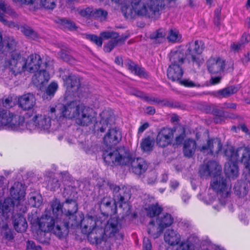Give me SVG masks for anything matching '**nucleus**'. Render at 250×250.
<instances>
[{
	"mask_svg": "<svg viewBox=\"0 0 250 250\" xmlns=\"http://www.w3.org/2000/svg\"><path fill=\"white\" fill-rule=\"evenodd\" d=\"M51 208L54 215L60 218L55 230L59 238L66 235L69 228L79 225L80 221L75 215L78 211V205L75 200L68 198L62 205L59 200L55 199L52 202Z\"/></svg>",
	"mask_w": 250,
	"mask_h": 250,
	"instance_id": "obj_1",
	"label": "nucleus"
},
{
	"mask_svg": "<svg viewBox=\"0 0 250 250\" xmlns=\"http://www.w3.org/2000/svg\"><path fill=\"white\" fill-rule=\"evenodd\" d=\"M122 139L120 131L116 128L109 129L104 138V143L109 148L104 151L103 158L107 165H125L130 161L128 156H124L121 149H114L111 146L117 145Z\"/></svg>",
	"mask_w": 250,
	"mask_h": 250,
	"instance_id": "obj_2",
	"label": "nucleus"
},
{
	"mask_svg": "<svg viewBox=\"0 0 250 250\" xmlns=\"http://www.w3.org/2000/svg\"><path fill=\"white\" fill-rule=\"evenodd\" d=\"M81 222L82 232L88 235V239L96 244L101 243L102 238L96 235L97 234H102L103 228L105 222L103 217H94L87 215L82 220L78 219Z\"/></svg>",
	"mask_w": 250,
	"mask_h": 250,
	"instance_id": "obj_3",
	"label": "nucleus"
},
{
	"mask_svg": "<svg viewBox=\"0 0 250 250\" xmlns=\"http://www.w3.org/2000/svg\"><path fill=\"white\" fill-rule=\"evenodd\" d=\"M170 1L171 0H149L146 5L142 2L141 0H133L131 2V7H126L125 14L132 15L134 13L138 15L151 16Z\"/></svg>",
	"mask_w": 250,
	"mask_h": 250,
	"instance_id": "obj_4",
	"label": "nucleus"
},
{
	"mask_svg": "<svg viewBox=\"0 0 250 250\" xmlns=\"http://www.w3.org/2000/svg\"><path fill=\"white\" fill-rule=\"evenodd\" d=\"M225 156L230 158L233 161L239 160L244 166V172L246 176H250V149L240 147L234 150L231 146H228L224 152Z\"/></svg>",
	"mask_w": 250,
	"mask_h": 250,
	"instance_id": "obj_5",
	"label": "nucleus"
},
{
	"mask_svg": "<svg viewBox=\"0 0 250 250\" xmlns=\"http://www.w3.org/2000/svg\"><path fill=\"white\" fill-rule=\"evenodd\" d=\"M81 104L76 101L71 102L66 104H59L55 107H50L49 113L52 118L65 117L75 120Z\"/></svg>",
	"mask_w": 250,
	"mask_h": 250,
	"instance_id": "obj_6",
	"label": "nucleus"
},
{
	"mask_svg": "<svg viewBox=\"0 0 250 250\" xmlns=\"http://www.w3.org/2000/svg\"><path fill=\"white\" fill-rule=\"evenodd\" d=\"M0 126L14 130L23 129L24 117L9 111L2 110L0 111Z\"/></svg>",
	"mask_w": 250,
	"mask_h": 250,
	"instance_id": "obj_7",
	"label": "nucleus"
},
{
	"mask_svg": "<svg viewBox=\"0 0 250 250\" xmlns=\"http://www.w3.org/2000/svg\"><path fill=\"white\" fill-rule=\"evenodd\" d=\"M56 217L55 221L53 217L45 214L42 215L38 221V225L41 231L40 234H38V239L42 243H46L48 242V239L45 237V232L52 231L53 233L58 237V236L56 234L55 230L58 221L60 220L58 216L54 215Z\"/></svg>",
	"mask_w": 250,
	"mask_h": 250,
	"instance_id": "obj_8",
	"label": "nucleus"
},
{
	"mask_svg": "<svg viewBox=\"0 0 250 250\" xmlns=\"http://www.w3.org/2000/svg\"><path fill=\"white\" fill-rule=\"evenodd\" d=\"M75 121L79 125L88 126L96 122L97 113L92 108L81 104Z\"/></svg>",
	"mask_w": 250,
	"mask_h": 250,
	"instance_id": "obj_9",
	"label": "nucleus"
},
{
	"mask_svg": "<svg viewBox=\"0 0 250 250\" xmlns=\"http://www.w3.org/2000/svg\"><path fill=\"white\" fill-rule=\"evenodd\" d=\"M48 114L50 116L41 114L35 115L32 118L31 122L26 123V128L30 131L37 128L40 131L48 132L51 125V119H55L52 118L49 110Z\"/></svg>",
	"mask_w": 250,
	"mask_h": 250,
	"instance_id": "obj_10",
	"label": "nucleus"
},
{
	"mask_svg": "<svg viewBox=\"0 0 250 250\" xmlns=\"http://www.w3.org/2000/svg\"><path fill=\"white\" fill-rule=\"evenodd\" d=\"M102 217L105 224L103 226L102 234L98 235V237L102 238L101 242L104 241V236L109 238L115 237L116 239H122L123 234L119 231L121 226L118 219L113 217L106 221L105 218L104 217Z\"/></svg>",
	"mask_w": 250,
	"mask_h": 250,
	"instance_id": "obj_11",
	"label": "nucleus"
},
{
	"mask_svg": "<svg viewBox=\"0 0 250 250\" xmlns=\"http://www.w3.org/2000/svg\"><path fill=\"white\" fill-rule=\"evenodd\" d=\"M24 58L19 51L6 54L5 60V67L8 68L14 75L24 71Z\"/></svg>",
	"mask_w": 250,
	"mask_h": 250,
	"instance_id": "obj_12",
	"label": "nucleus"
},
{
	"mask_svg": "<svg viewBox=\"0 0 250 250\" xmlns=\"http://www.w3.org/2000/svg\"><path fill=\"white\" fill-rule=\"evenodd\" d=\"M186 57L184 49L179 46L178 49L173 52V81L179 80L183 75V71L181 65L184 63Z\"/></svg>",
	"mask_w": 250,
	"mask_h": 250,
	"instance_id": "obj_13",
	"label": "nucleus"
},
{
	"mask_svg": "<svg viewBox=\"0 0 250 250\" xmlns=\"http://www.w3.org/2000/svg\"><path fill=\"white\" fill-rule=\"evenodd\" d=\"M110 188L112 190L115 202L119 204V207L122 206V204L125 203L131 197L130 190L125 187L121 188L115 185H109Z\"/></svg>",
	"mask_w": 250,
	"mask_h": 250,
	"instance_id": "obj_14",
	"label": "nucleus"
},
{
	"mask_svg": "<svg viewBox=\"0 0 250 250\" xmlns=\"http://www.w3.org/2000/svg\"><path fill=\"white\" fill-rule=\"evenodd\" d=\"M64 83L66 89V93L68 95L79 96L78 93L81 91V86L80 78L74 75H70L65 78H63Z\"/></svg>",
	"mask_w": 250,
	"mask_h": 250,
	"instance_id": "obj_15",
	"label": "nucleus"
},
{
	"mask_svg": "<svg viewBox=\"0 0 250 250\" xmlns=\"http://www.w3.org/2000/svg\"><path fill=\"white\" fill-rule=\"evenodd\" d=\"M203 43L201 41H195L189 43L188 56H190L193 63L199 65L203 62V59L200 54L203 50Z\"/></svg>",
	"mask_w": 250,
	"mask_h": 250,
	"instance_id": "obj_16",
	"label": "nucleus"
},
{
	"mask_svg": "<svg viewBox=\"0 0 250 250\" xmlns=\"http://www.w3.org/2000/svg\"><path fill=\"white\" fill-rule=\"evenodd\" d=\"M221 167L215 161H209L201 166L199 173L201 177H216L220 175Z\"/></svg>",
	"mask_w": 250,
	"mask_h": 250,
	"instance_id": "obj_17",
	"label": "nucleus"
},
{
	"mask_svg": "<svg viewBox=\"0 0 250 250\" xmlns=\"http://www.w3.org/2000/svg\"><path fill=\"white\" fill-rule=\"evenodd\" d=\"M42 63V58L39 54H32L27 59H24V71L35 73L39 70Z\"/></svg>",
	"mask_w": 250,
	"mask_h": 250,
	"instance_id": "obj_18",
	"label": "nucleus"
},
{
	"mask_svg": "<svg viewBox=\"0 0 250 250\" xmlns=\"http://www.w3.org/2000/svg\"><path fill=\"white\" fill-rule=\"evenodd\" d=\"M207 66L208 71L211 75H220L224 70L225 62L219 57H212L208 60Z\"/></svg>",
	"mask_w": 250,
	"mask_h": 250,
	"instance_id": "obj_19",
	"label": "nucleus"
},
{
	"mask_svg": "<svg viewBox=\"0 0 250 250\" xmlns=\"http://www.w3.org/2000/svg\"><path fill=\"white\" fill-rule=\"evenodd\" d=\"M132 94L141 98L149 104L161 106H171L170 102L166 99H161L158 97L149 96L140 91L135 90L132 92Z\"/></svg>",
	"mask_w": 250,
	"mask_h": 250,
	"instance_id": "obj_20",
	"label": "nucleus"
},
{
	"mask_svg": "<svg viewBox=\"0 0 250 250\" xmlns=\"http://www.w3.org/2000/svg\"><path fill=\"white\" fill-rule=\"evenodd\" d=\"M156 141L157 145L161 147H165L170 145L172 142V129H162L157 134Z\"/></svg>",
	"mask_w": 250,
	"mask_h": 250,
	"instance_id": "obj_21",
	"label": "nucleus"
},
{
	"mask_svg": "<svg viewBox=\"0 0 250 250\" xmlns=\"http://www.w3.org/2000/svg\"><path fill=\"white\" fill-rule=\"evenodd\" d=\"M17 205V202H14L10 198H6L2 205L0 202V207L1 206L2 208L1 209L0 208V211L1 212L0 214L2 216L5 220H6L13 215L15 208H18L19 206L16 207Z\"/></svg>",
	"mask_w": 250,
	"mask_h": 250,
	"instance_id": "obj_22",
	"label": "nucleus"
},
{
	"mask_svg": "<svg viewBox=\"0 0 250 250\" xmlns=\"http://www.w3.org/2000/svg\"><path fill=\"white\" fill-rule=\"evenodd\" d=\"M221 147V141L218 138H215L208 140L207 144L200 147L199 149L201 151L207 154H217L220 151Z\"/></svg>",
	"mask_w": 250,
	"mask_h": 250,
	"instance_id": "obj_23",
	"label": "nucleus"
},
{
	"mask_svg": "<svg viewBox=\"0 0 250 250\" xmlns=\"http://www.w3.org/2000/svg\"><path fill=\"white\" fill-rule=\"evenodd\" d=\"M10 195L12 198L17 202L16 207L20 206V202L23 199L25 192L22 184L20 182H15L10 188Z\"/></svg>",
	"mask_w": 250,
	"mask_h": 250,
	"instance_id": "obj_24",
	"label": "nucleus"
},
{
	"mask_svg": "<svg viewBox=\"0 0 250 250\" xmlns=\"http://www.w3.org/2000/svg\"><path fill=\"white\" fill-rule=\"evenodd\" d=\"M147 168V164L142 158H134L131 161V169L136 174L140 175L143 173Z\"/></svg>",
	"mask_w": 250,
	"mask_h": 250,
	"instance_id": "obj_25",
	"label": "nucleus"
},
{
	"mask_svg": "<svg viewBox=\"0 0 250 250\" xmlns=\"http://www.w3.org/2000/svg\"><path fill=\"white\" fill-rule=\"evenodd\" d=\"M18 104L23 110H29L35 105L36 99L33 94L27 93L21 96L19 98Z\"/></svg>",
	"mask_w": 250,
	"mask_h": 250,
	"instance_id": "obj_26",
	"label": "nucleus"
},
{
	"mask_svg": "<svg viewBox=\"0 0 250 250\" xmlns=\"http://www.w3.org/2000/svg\"><path fill=\"white\" fill-rule=\"evenodd\" d=\"M225 157L228 160V162L225 166V172L229 178L234 179L238 176L239 173L237 161H233L230 158Z\"/></svg>",
	"mask_w": 250,
	"mask_h": 250,
	"instance_id": "obj_27",
	"label": "nucleus"
},
{
	"mask_svg": "<svg viewBox=\"0 0 250 250\" xmlns=\"http://www.w3.org/2000/svg\"><path fill=\"white\" fill-rule=\"evenodd\" d=\"M107 112H103L101 114V120L100 122H97V121L94 124V130L95 131H100L101 132H104L105 129L109 127L110 125V121H111L112 117L108 116Z\"/></svg>",
	"mask_w": 250,
	"mask_h": 250,
	"instance_id": "obj_28",
	"label": "nucleus"
},
{
	"mask_svg": "<svg viewBox=\"0 0 250 250\" xmlns=\"http://www.w3.org/2000/svg\"><path fill=\"white\" fill-rule=\"evenodd\" d=\"M197 149V144L193 139H188L183 143V152L184 155L188 158L192 157Z\"/></svg>",
	"mask_w": 250,
	"mask_h": 250,
	"instance_id": "obj_29",
	"label": "nucleus"
},
{
	"mask_svg": "<svg viewBox=\"0 0 250 250\" xmlns=\"http://www.w3.org/2000/svg\"><path fill=\"white\" fill-rule=\"evenodd\" d=\"M13 225L15 230L18 232H24L27 228L26 219L21 214L13 216Z\"/></svg>",
	"mask_w": 250,
	"mask_h": 250,
	"instance_id": "obj_30",
	"label": "nucleus"
},
{
	"mask_svg": "<svg viewBox=\"0 0 250 250\" xmlns=\"http://www.w3.org/2000/svg\"><path fill=\"white\" fill-rule=\"evenodd\" d=\"M49 79L48 73L43 69L36 72L32 77V82L35 85L38 86L43 84L44 83L47 82Z\"/></svg>",
	"mask_w": 250,
	"mask_h": 250,
	"instance_id": "obj_31",
	"label": "nucleus"
},
{
	"mask_svg": "<svg viewBox=\"0 0 250 250\" xmlns=\"http://www.w3.org/2000/svg\"><path fill=\"white\" fill-rule=\"evenodd\" d=\"M210 186L216 192H223L227 189L226 180L220 175L213 178Z\"/></svg>",
	"mask_w": 250,
	"mask_h": 250,
	"instance_id": "obj_32",
	"label": "nucleus"
},
{
	"mask_svg": "<svg viewBox=\"0 0 250 250\" xmlns=\"http://www.w3.org/2000/svg\"><path fill=\"white\" fill-rule=\"evenodd\" d=\"M125 65L127 68L132 73L140 77H146L148 76L147 73L143 68L140 67L130 60L127 61Z\"/></svg>",
	"mask_w": 250,
	"mask_h": 250,
	"instance_id": "obj_33",
	"label": "nucleus"
},
{
	"mask_svg": "<svg viewBox=\"0 0 250 250\" xmlns=\"http://www.w3.org/2000/svg\"><path fill=\"white\" fill-rule=\"evenodd\" d=\"M74 0H68L67 1V6L70 8L71 10H73L75 14H78L83 17L88 18L92 17L93 9L92 7H86L84 9H75L73 5H71L72 2Z\"/></svg>",
	"mask_w": 250,
	"mask_h": 250,
	"instance_id": "obj_34",
	"label": "nucleus"
},
{
	"mask_svg": "<svg viewBox=\"0 0 250 250\" xmlns=\"http://www.w3.org/2000/svg\"><path fill=\"white\" fill-rule=\"evenodd\" d=\"M157 223L159 226V230L158 232H161L163 229L170 227L172 224V218L170 214H163L157 220Z\"/></svg>",
	"mask_w": 250,
	"mask_h": 250,
	"instance_id": "obj_35",
	"label": "nucleus"
},
{
	"mask_svg": "<svg viewBox=\"0 0 250 250\" xmlns=\"http://www.w3.org/2000/svg\"><path fill=\"white\" fill-rule=\"evenodd\" d=\"M3 47H4L6 54H9L11 52L19 51L16 50L17 43L13 37H7L4 39L2 42Z\"/></svg>",
	"mask_w": 250,
	"mask_h": 250,
	"instance_id": "obj_36",
	"label": "nucleus"
},
{
	"mask_svg": "<svg viewBox=\"0 0 250 250\" xmlns=\"http://www.w3.org/2000/svg\"><path fill=\"white\" fill-rule=\"evenodd\" d=\"M50 176L45 178L46 188L50 190H56L60 187V183L58 180L54 177V174L51 173Z\"/></svg>",
	"mask_w": 250,
	"mask_h": 250,
	"instance_id": "obj_37",
	"label": "nucleus"
},
{
	"mask_svg": "<svg viewBox=\"0 0 250 250\" xmlns=\"http://www.w3.org/2000/svg\"><path fill=\"white\" fill-rule=\"evenodd\" d=\"M58 88V83L52 82L46 88L45 92L43 94L42 97L43 99H50L54 95Z\"/></svg>",
	"mask_w": 250,
	"mask_h": 250,
	"instance_id": "obj_38",
	"label": "nucleus"
},
{
	"mask_svg": "<svg viewBox=\"0 0 250 250\" xmlns=\"http://www.w3.org/2000/svg\"><path fill=\"white\" fill-rule=\"evenodd\" d=\"M29 204L33 207H39L42 203V196L38 193H32L28 199Z\"/></svg>",
	"mask_w": 250,
	"mask_h": 250,
	"instance_id": "obj_39",
	"label": "nucleus"
},
{
	"mask_svg": "<svg viewBox=\"0 0 250 250\" xmlns=\"http://www.w3.org/2000/svg\"><path fill=\"white\" fill-rule=\"evenodd\" d=\"M237 91V89L235 87L231 86L218 90L217 96L220 98L227 97L236 93Z\"/></svg>",
	"mask_w": 250,
	"mask_h": 250,
	"instance_id": "obj_40",
	"label": "nucleus"
},
{
	"mask_svg": "<svg viewBox=\"0 0 250 250\" xmlns=\"http://www.w3.org/2000/svg\"><path fill=\"white\" fill-rule=\"evenodd\" d=\"M147 215L150 217H153L159 215L162 211V208L157 204H153L146 208Z\"/></svg>",
	"mask_w": 250,
	"mask_h": 250,
	"instance_id": "obj_41",
	"label": "nucleus"
},
{
	"mask_svg": "<svg viewBox=\"0 0 250 250\" xmlns=\"http://www.w3.org/2000/svg\"><path fill=\"white\" fill-rule=\"evenodd\" d=\"M125 40L121 37L111 39L104 46V51L106 52H110L119 42L124 41Z\"/></svg>",
	"mask_w": 250,
	"mask_h": 250,
	"instance_id": "obj_42",
	"label": "nucleus"
},
{
	"mask_svg": "<svg viewBox=\"0 0 250 250\" xmlns=\"http://www.w3.org/2000/svg\"><path fill=\"white\" fill-rule=\"evenodd\" d=\"M107 16V12L106 11L99 8L93 9L92 17L100 20V21H104L106 20Z\"/></svg>",
	"mask_w": 250,
	"mask_h": 250,
	"instance_id": "obj_43",
	"label": "nucleus"
},
{
	"mask_svg": "<svg viewBox=\"0 0 250 250\" xmlns=\"http://www.w3.org/2000/svg\"><path fill=\"white\" fill-rule=\"evenodd\" d=\"M166 35V34L165 30L161 28L151 33L150 35V38L155 40L158 41V42H161L165 40Z\"/></svg>",
	"mask_w": 250,
	"mask_h": 250,
	"instance_id": "obj_44",
	"label": "nucleus"
},
{
	"mask_svg": "<svg viewBox=\"0 0 250 250\" xmlns=\"http://www.w3.org/2000/svg\"><path fill=\"white\" fill-rule=\"evenodd\" d=\"M154 145V142L150 138L147 137L143 140L141 146L144 151L152 150Z\"/></svg>",
	"mask_w": 250,
	"mask_h": 250,
	"instance_id": "obj_45",
	"label": "nucleus"
},
{
	"mask_svg": "<svg viewBox=\"0 0 250 250\" xmlns=\"http://www.w3.org/2000/svg\"><path fill=\"white\" fill-rule=\"evenodd\" d=\"M21 31L27 37L33 39H35L38 37L36 32H35L30 27L27 25L22 26L21 28Z\"/></svg>",
	"mask_w": 250,
	"mask_h": 250,
	"instance_id": "obj_46",
	"label": "nucleus"
},
{
	"mask_svg": "<svg viewBox=\"0 0 250 250\" xmlns=\"http://www.w3.org/2000/svg\"><path fill=\"white\" fill-rule=\"evenodd\" d=\"M172 229H168L164 233V241L169 247L165 248V250H172Z\"/></svg>",
	"mask_w": 250,
	"mask_h": 250,
	"instance_id": "obj_47",
	"label": "nucleus"
},
{
	"mask_svg": "<svg viewBox=\"0 0 250 250\" xmlns=\"http://www.w3.org/2000/svg\"><path fill=\"white\" fill-rule=\"evenodd\" d=\"M81 146L87 154H91L96 149V146L92 145L91 142L88 141L85 142L84 144L82 143Z\"/></svg>",
	"mask_w": 250,
	"mask_h": 250,
	"instance_id": "obj_48",
	"label": "nucleus"
},
{
	"mask_svg": "<svg viewBox=\"0 0 250 250\" xmlns=\"http://www.w3.org/2000/svg\"><path fill=\"white\" fill-rule=\"evenodd\" d=\"M100 37L102 39H114L119 37L118 34L114 31H105L100 33Z\"/></svg>",
	"mask_w": 250,
	"mask_h": 250,
	"instance_id": "obj_49",
	"label": "nucleus"
},
{
	"mask_svg": "<svg viewBox=\"0 0 250 250\" xmlns=\"http://www.w3.org/2000/svg\"><path fill=\"white\" fill-rule=\"evenodd\" d=\"M42 6L47 9H53L56 6L57 0H40Z\"/></svg>",
	"mask_w": 250,
	"mask_h": 250,
	"instance_id": "obj_50",
	"label": "nucleus"
},
{
	"mask_svg": "<svg viewBox=\"0 0 250 250\" xmlns=\"http://www.w3.org/2000/svg\"><path fill=\"white\" fill-rule=\"evenodd\" d=\"M60 23L65 28H66L69 30H75L77 28L75 23L74 22L65 19H61Z\"/></svg>",
	"mask_w": 250,
	"mask_h": 250,
	"instance_id": "obj_51",
	"label": "nucleus"
},
{
	"mask_svg": "<svg viewBox=\"0 0 250 250\" xmlns=\"http://www.w3.org/2000/svg\"><path fill=\"white\" fill-rule=\"evenodd\" d=\"M86 38L95 43L98 46H102L103 42L100 37L93 34H88L86 35Z\"/></svg>",
	"mask_w": 250,
	"mask_h": 250,
	"instance_id": "obj_52",
	"label": "nucleus"
},
{
	"mask_svg": "<svg viewBox=\"0 0 250 250\" xmlns=\"http://www.w3.org/2000/svg\"><path fill=\"white\" fill-rule=\"evenodd\" d=\"M182 35L177 29H173V43H180L182 42Z\"/></svg>",
	"mask_w": 250,
	"mask_h": 250,
	"instance_id": "obj_53",
	"label": "nucleus"
},
{
	"mask_svg": "<svg viewBox=\"0 0 250 250\" xmlns=\"http://www.w3.org/2000/svg\"><path fill=\"white\" fill-rule=\"evenodd\" d=\"M0 1L1 3H2V4H3V5H4L5 6H6V7H9V8H10V9H11V10H12V13H11V14H9V13H8V12H6V11H5V12H3V13H2L0 14V21L1 22H2L4 24H5V25H7V24H8V25H9V24H8V21L7 20H5V19L2 17V15H3L4 14H8V15H10V16H14V14H15V12H14V10H13L11 8V7H10L9 5H7V4H5L4 2H3V1H1V0H0Z\"/></svg>",
	"mask_w": 250,
	"mask_h": 250,
	"instance_id": "obj_54",
	"label": "nucleus"
},
{
	"mask_svg": "<svg viewBox=\"0 0 250 250\" xmlns=\"http://www.w3.org/2000/svg\"><path fill=\"white\" fill-rule=\"evenodd\" d=\"M151 244L148 238L145 237L143 240V250H151Z\"/></svg>",
	"mask_w": 250,
	"mask_h": 250,
	"instance_id": "obj_55",
	"label": "nucleus"
},
{
	"mask_svg": "<svg viewBox=\"0 0 250 250\" xmlns=\"http://www.w3.org/2000/svg\"><path fill=\"white\" fill-rule=\"evenodd\" d=\"M177 250H193L191 245L188 243H183L176 248Z\"/></svg>",
	"mask_w": 250,
	"mask_h": 250,
	"instance_id": "obj_56",
	"label": "nucleus"
},
{
	"mask_svg": "<svg viewBox=\"0 0 250 250\" xmlns=\"http://www.w3.org/2000/svg\"><path fill=\"white\" fill-rule=\"evenodd\" d=\"M243 46V43L241 42H233L231 43L230 48L231 51L234 52L238 51Z\"/></svg>",
	"mask_w": 250,
	"mask_h": 250,
	"instance_id": "obj_57",
	"label": "nucleus"
},
{
	"mask_svg": "<svg viewBox=\"0 0 250 250\" xmlns=\"http://www.w3.org/2000/svg\"><path fill=\"white\" fill-rule=\"evenodd\" d=\"M3 105L6 108H9L12 106V98L11 97H8L5 98L3 100L2 102Z\"/></svg>",
	"mask_w": 250,
	"mask_h": 250,
	"instance_id": "obj_58",
	"label": "nucleus"
},
{
	"mask_svg": "<svg viewBox=\"0 0 250 250\" xmlns=\"http://www.w3.org/2000/svg\"><path fill=\"white\" fill-rule=\"evenodd\" d=\"M27 247L28 249H31L33 250H42L41 247L39 245H36L32 241H28Z\"/></svg>",
	"mask_w": 250,
	"mask_h": 250,
	"instance_id": "obj_59",
	"label": "nucleus"
},
{
	"mask_svg": "<svg viewBox=\"0 0 250 250\" xmlns=\"http://www.w3.org/2000/svg\"><path fill=\"white\" fill-rule=\"evenodd\" d=\"M22 3L26 4H32L34 5V8L37 7L38 0H18Z\"/></svg>",
	"mask_w": 250,
	"mask_h": 250,
	"instance_id": "obj_60",
	"label": "nucleus"
},
{
	"mask_svg": "<svg viewBox=\"0 0 250 250\" xmlns=\"http://www.w3.org/2000/svg\"><path fill=\"white\" fill-rule=\"evenodd\" d=\"M5 11L9 14H11L12 12L10 8L3 5V4L0 1V14Z\"/></svg>",
	"mask_w": 250,
	"mask_h": 250,
	"instance_id": "obj_61",
	"label": "nucleus"
},
{
	"mask_svg": "<svg viewBox=\"0 0 250 250\" xmlns=\"http://www.w3.org/2000/svg\"><path fill=\"white\" fill-rule=\"evenodd\" d=\"M180 83L186 86L193 87L195 86L194 83L189 80H184L180 82Z\"/></svg>",
	"mask_w": 250,
	"mask_h": 250,
	"instance_id": "obj_62",
	"label": "nucleus"
},
{
	"mask_svg": "<svg viewBox=\"0 0 250 250\" xmlns=\"http://www.w3.org/2000/svg\"><path fill=\"white\" fill-rule=\"evenodd\" d=\"M250 40V36L248 34L244 33L242 36L240 42L244 45V44L248 42Z\"/></svg>",
	"mask_w": 250,
	"mask_h": 250,
	"instance_id": "obj_63",
	"label": "nucleus"
},
{
	"mask_svg": "<svg viewBox=\"0 0 250 250\" xmlns=\"http://www.w3.org/2000/svg\"><path fill=\"white\" fill-rule=\"evenodd\" d=\"M221 77L219 76L213 77L212 75L210 79V82L212 84H216L220 83Z\"/></svg>",
	"mask_w": 250,
	"mask_h": 250,
	"instance_id": "obj_64",
	"label": "nucleus"
}]
</instances>
